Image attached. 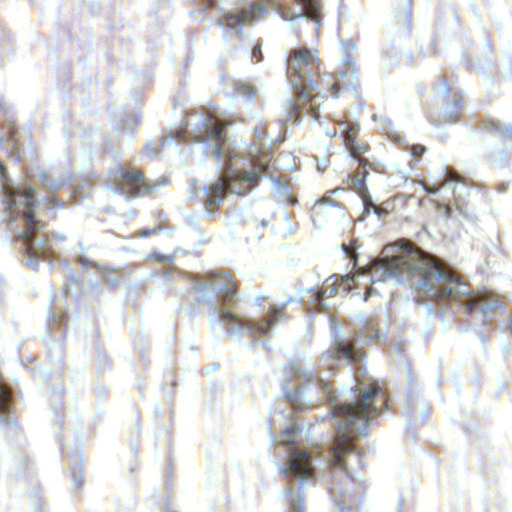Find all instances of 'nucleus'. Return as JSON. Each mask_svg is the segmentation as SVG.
Masks as SVG:
<instances>
[{"mask_svg": "<svg viewBox=\"0 0 512 512\" xmlns=\"http://www.w3.org/2000/svg\"><path fill=\"white\" fill-rule=\"evenodd\" d=\"M327 161L325 158L317 160V169L320 171H324L327 168Z\"/></svg>", "mask_w": 512, "mask_h": 512, "instance_id": "nucleus-37", "label": "nucleus"}, {"mask_svg": "<svg viewBox=\"0 0 512 512\" xmlns=\"http://www.w3.org/2000/svg\"><path fill=\"white\" fill-rule=\"evenodd\" d=\"M57 237L62 240L65 238V233L60 232L59 234H57Z\"/></svg>", "mask_w": 512, "mask_h": 512, "instance_id": "nucleus-47", "label": "nucleus"}, {"mask_svg": "<svg viewBox=\"0 0 512 512\" xmlns=\"http://www.w3.org/2000/svg\"><path fill=\"white\" fill-rule=\"evenodd\" d=\"M78 250H79V254L77 256L79 262L81 264H88V263H91L93 264L95 267H97L98 269H100L101 271H104V270H113L114 268L113 267H109L107 265H103V264H97L95 262H93V260L89 259L87 256H86V253H85V247L83 246V244L79 243L78 244Z\"/></svg>", "mask_w": 512, "mask_h": 512, "instance_id": "nucleus-25", "label": "nucleus"}, {"mask_svg": "<svg viewBox=\"0 0 512 512\" xmlns=\"http://www.w3.org/2000/svg\"><path fill=\"white\" fill-rule=\"evenodd\" d=\"M155 231H156L155 229H143L140 231V234L142 236H147V235L155 233Z\"/></svg>", "mask_w": 512, "mask_h": 512, "instance_id": "nucleus-42", "label": "nucleus"}, {"mask_svg": "<svg viewBox=\"0 0 512 512\" xmlns=\"http://www.w3.org/2000/svg\"><path fill=\"white\" fill-rule=\"evenodd\" d=\"M284 371L290 376L300 377L307 381H311L316 378V372L309 365L307 355L305 353L289 356L287 364L284 367Z\"/></svg>", "mask_w": 512, "mask_h": 512, "instance_id": "nucleus-14", "label": "nucleus"}, {"mask_svg": "<svg viewBox=\"0 0 512 512\" xmlns=\"http://www.w3.org/2000/svg\"><path fill=\"white\" fill-rule=\"evenodd\" d=\"M267 12L266 6L259 2L235 0L219 8L217 23L221 28L227 29L230 33L242 39L244 36L243 27Z\"/></svg>", "mask_w": 512, "mask_h": 512, "instance_id": "nucleus-10", "label": "nucleus"}, {"mask_svg": "<svg viewBox=\"0 0 512 512\" xmlns=\"http://www.w3.org/2000/svg\"><path fill=\"white\" fill-rule=\"evenodd\" d=\"M372 265L374 271L366 296L378 293L380 284L389 281L398 283L406 274L411 278V286L430 300H454L466 312L476 307L483 312L501 307L499 300L489 291L469 292L439 258L421 250L411 241L385 247L383 256L375 259Z\"/></svg>", "mask_w": 512, "mask_h": 512, "instance_id": "nucleus-2", "label": "nucleus"}, {"mask_svg": "<svg viewBox=\"0 0 512 512\" xmlns=\"http://www.w3.org/2000/svg\"><path fill=\"white\" fill-rule=\"evenodd\" d=\"M333 330L335 337L332 347L323 352L319 358V365L328 369H333L338 365L340 355L350 363L360 362L362 352L359 344L376 340L379 336L378 330L371 323L366 324L364 330L358 329L355 339L341 335L337 326H333Z\"/></svg>", "mask_w": 512, "mask_h": 512, "instance_id": "nucleus-9", "label": "nucleus"}, {"mask_svg": "<svg viewBox=\"0 0 512 512\" xmlns=\"http://www.w3.org/2000/svg\"><path fill=\"white\" fill-rule=\"evenodd\" d=\"M336 289L332 287V285H327L325 289L323 288H310L305 289L299 292V296L302 297L304 295H310L312 303L319 308H323V297L331 296L335 293Z\"/></svg>", "mask_w": 512, "mask_h": 512, "instance_id": "nucleus-17", "label": "nucleus"}, {"mask_svg": "<svg viewBox=\"0 0 512 512\" xmlns=\"http://www.w3.org/2000/svg\"><path fill=\"white\" fill-rule=\"evenodd\" d=\"M353 280H354V279H353L352 277L347 276V277H346V285H347V286H350V285H351V284H350V281H353Z\"/></svg>", "mask_w": 512, "mask_h": 512, "instance_id": "nucleus-45", "label": "nucleus"}, {"mask_svg": "<svg viewBox=\"0 0 512 512\" xmlns=\"http://www.w3.org/2000/svg\"><path fill=\"white\" fill-rule=\"evenodd\" d=\"M255 166L259 169H238L231 163V158L227 160L226 167L220 175V181L212 182L209 186H204L202 193L207 210L211 211L221 203L222 196L230 191L235 194H245L251 187L257 184L261 174H266L271 164V158L266 155L263 160H257Z\"/></svg>", "mask_w": 512, "mask_h": 512, "instance_id": "nucleus-6", "label": "nucleus"}, {"mask_svg": "<svg viewBox=\"0 0 512 512\" xmlns=\"http://www.w3.org/2000/svg\"><path fill=\"white\" fill-rule=\"evenodd\" d=\"M231 121V116L214 106L203 107L198 113L188 116V124L194 140L202 143V153H211L216 159L222 158L227 138L223 127Z\"/></svg>", "mask_w": 512, "mask_h": 512, "instance_id": "nucleus-7", "label": "nucleus"}, {"mask_svg": "<svg viewBox=\"0 0 512 512\" xmlns=\"http://www.w3.org/2000/svg\"><path fill=\"white\" fill-rule=\"evenodd\" d=\"M235 288L236 282L232 275L224 271L207 273L205 279L195 287L196 300L207 305L211 326L219 322L234 336L244 332L252 336L268 333L271 325L281 319L280 313L287 304L298 299L297 295H290L280 303L271 304L263 316H248L239 312V297Z\"/></svg>", "mask_w": 512, "mask_h": 512, "instance_id": "nucleus-3", "label": "nucleus"}, {"mask_svg": "<svg viewBox=\"0 0 512 512\" xmlns=\"http://www.w3.org/2000/svg\"><path fill=\"white\" fill-rule=\"evenodd\" d=\"M173 257H174V255H172V254H169V255L162 254V255L157 256V260L162 263H170V262H172Z\"/></svg>", "mask_w": 512, "mask_h": 512, "instance_id": "nucleus-35", "label": "nucleus"}, {"mask_svg": "<svg viewBox=\"0 0 512 512\" xmlns=\"http://www.w3.org/2000/svg\"><path fill=\"white\" fill-rule=\"evenodd\" d=\"M173 137L170 138V136H163L161 137L158 142L159 146L163 147L165 145H171L172 144Z\"/></svg>", "mask_w": 512, "mask_h": 512, "instance_id": "nucleus-36", "label": "nucleus"}, {"mask_svg": "<svg viewBox=\"0 0 512 512\" xmlns=\"http://www.w3.org/2000/svg\"><path fill=\"white\" fill-rule=\"evenodd\" d=\"M0 182L6 199V212L10 218L22 216L25 228L16 233V237L23 240L26 253L29 256L28 264L37 267L32 257H46L53 254L52 240L54 233L44 230V224L35 218L34 209L37 205L33 186L25 183L14 184L6 175L5 167L0 162Z\"/></svg>", "mask_w": 512, "mask_h": 512, "instance_id": "nucleus-4", "label": "nucleus"}, {"mask_svg": "<svg viewBox=\"0 0 512 512\" xmlns=\"http://www.w3.org/2000/svg\"><path fill=\"white\" fill-rule=\"evenodd\" d=\"M278 470L290 485L283 490L284 498L289 502L288 512H306V505L301 490L308 479L313 477L315 467L311 454L306 448L291 447L283 463L276 464Z\"/></svg>", "mask_w": 512, "mask_h": 512, "instance_id": "nucleus-8", "label": "nucleus"}, {"mask_svg": "<svg viewBox=\"0 0 512 512\" xmlns=\"http://www.w3.org/2000/svg\"><path fill=\"white\" fill-rule=\"evenodd\" d=\"M2 108H3V103H2V101L0 100V111L2 110Z\"/></svg>", "mask_w": 512, "mask_h": 512, "instance_id": "nucleus-49", "label": "nucleus"}, {"mask_svg": "<svg viewBox=\"0 0 512 512\" xmlns=\"http://www.w3.org/2000/svg\"><path fill=\"white\" fill-rule=\"evenodd\" d=\"M444 89H445V92H448V90H449L448 86H445Z\"/></svg>", "mask_w": 512, "mask_h": 512, "instance_id": "nucleus-50", "label": "nucleus"}, {"mask_svg": "<svg viewBox=\"0 0 512 512\" xmlns=\"http://www.w3.org/2000/svg\"><path fill=\"white\" fill-rule=\"evenodd\" d=\"M317 383L331 404L333 415L340 418L330 450L329 492L338 512H351L361 501L364 485L357 475L362 466L354 450L359 435L366 434L371 418L387 405V398L376 381L360 382L357 388L342 387L332 391L330 383L319 377Z\"/></svg>", "mask_w": 512, "mask_h": 512, "instance_id": "nucleus-1", "label": "nucleus"}, {"mask_svg": "<svg viewBox=\"0 0 512 512\" xmlns=\"http://www.w3.org/2000/svg\"><path fill=\"white\" fill-rule=\"evenodd\" d=\"M342 249L346 256L349 257L350 259H355L358 256L356 247L351 243H343Z\"/></svg>", "mask_w": 512, "mask_h": 512, "instance_id": "nucleus-31", "label": "nucleus"}, {"mask_svg": "<svg viewBox=\"0 0 512 512\" xmlns=\"http://www.w3.org/2000/svg\"><path fill=\"white\" fill-rule=\"evenodd\" d=\"M402 510H403L402 502H401V501H399V502H398V505H397V511H398V512H402Z\"/></svg>", "mask_w": 512, "mask_h": 512, "instance_id": "nucleus-44", "label": "nucleus"}, {"mask_svg": "<svg viewBox=\"0 0 512 512\" xmlns=\"http://www.w3.org/2000/svg\"><path fill=\"white\" fill-rule=\"evenodd\" d=\"M146 151H147L148 153H152V152H153V150H152V149H151V147H150V144H148V145L146 146Z\"/></svg>", "mask_w": 512, "mask_h": 512, "instance_id": "nucleus-48", "label": "nucleus"}, {"mask_svg": "<svg viewBox=\"0 0 512 512\" xmlns=\"http://www.w3.org/2000/svg\"><path fill=\"white\" fill-rule=\"evenodd\" d=\"M345 145L348 148L350 155L359 161L360 166L365 168L368 164V160L364 157L367 146L360 145L359 143L355 142L351 132H348L345 135Z\"/></svg>", "mask_w": 512, "mask_h": 512, "instance_id": "nucleus-16", "label": "nucleus"}, {"mask_svg": "<svg viewBox=\"0 0 512 512\" xmlns=\"http://www.w3.org/2000/svg\"><path fill=\"white\" fill-rule=\"evenodd\" d=\"M425 151V147L420 144L412 145L411 146V153L415 156H421Z\"/></svg>", "mask_w": 512, "mask_h": 512, "instance_id": "nucleus-33", "label": "nucleus"}, {"mask_svg": "<svg viewBox=\"0 0 512 512\" xmlns=\"http://www.w3.org/2000/svg\"><path fill=\"white\" fill-rule=\"evenodd\" d=\"M461 115V106L458 101L454 102L448 107L444 113L443 118L448 121H456Z\"/></svg>", "mask_w": 512, "mask_h": 512, "instance_id": "nucleus-26", "label": "nucleus"}, {"mask_svg": "<svg viewBox=\"0 0 512 512\" xmlns=\"http://www.w3.org/2000/svg\"><path fill=\"white\" fill-rule=\"evenodd\" d=\"M106 280L111 286H116L119 283V279L117 277H106Z\"/></svg>", "mask_w": 512, "mask_h": 512, "instance_id": "nucleus-41", "label": "nucleus"}, {"mask_svg": "<svg viewBox=\"0 0 512 512\" xmlns=\"http://www.w3.org/2000/svg\"><path fill=\"white\" fill-rule=\"evenodd\" d=\"M285 19L292 20L307 15L317 20L321 11V0H268Z\"/></svg>", "mask_w": 512, "mask_h": 512, "instance_id": "nucleus-13", "label": "nucleus"}, {"mask_svg": "<svg viewBox=\"0 0 512 512\" xmlns=\"http://www.w3.org/2000/svg\"><path fill=\"white\" fill-rule=\"evenodd\" d=\"M39 181L44 186V188L51 193L58 192L67 184L66 180L62 178H53L45 172H41L39 174Z\"/></svg>", "mask_w": 512, "mask_h": 512, "instance_id": "nucleus-18", "label": "nucleus"}, {"mask_svg": "<svg viewBox=\"0 0 512 512\" xmlns=\"http://www.w3.org/2000/svg\"><path fill=\"white\" fill-rule=\"evenodd\" d=\"M283 393H284L287 401L295 409H299V410L303 409L306 406V404H308V401L304 397L301 386H299L295 392L287 390V389H283Z\"/></svg>", "mask_w": 512, "mask_h": 512, "instance_id": "nucleus-19", "label": "nucleus"}, {"mask_svg": "<svg viewBox=\"0 0 512 512\" xmlns=\"http://www.w3.org/2000/svg\"><path fill=\"white\" fill-rule=\"evenodd\" d=\"M288 78L296 91L297 101L288 97L286 100L284 121L292 120L293 117L306 106V111L316 120L319 118V106L312 99L316 90L313 77L319 68V59L314 48L296 47L291 50L288 56Z\"/></svg>", "mask_w": 512, "mask_h": 512, "instance_id": "nucleus-5", "label": "nucleus"}, {"mask_svg": "<svg viewBox=\"0 0 512 512\" xmlns=\"http://www.w3.org/2000/svg\"><path fill=\"white\" fill-rule=\"evenodd\" d=\"M109 180L124 194L144 192L152 194L158 190L159 183L145 180L144 175L137 169L115 166L108 173Z\"/></svg>", "mask_w": 512, "mask_h": 512, "instance_id": "nucleus-11", "label": "nucleus"}, {"mask_svg": "<svg viewBox=\"0 0 512 512\" xmlns=\"http://www.w3.org/2000/svg\"><path fill=\"white\" fill-rule=\"evenodd\" d=\"M357 47L356 44L350 40H342L340 44V64L343 68L346 69L344 73H341L337 82L331 86V89L334 94H337L339 91H350L356 92L355 84V58L354 55L356 53Z\"/></svg>", "mask_w": 512, "mask_h": 512, "instance_id": "nucleus-12", "label": "nucleus"}, {"mask_svg": "<svg viewBox=\"0 0 512 512\" xmlns=\"http://www.w3.org/2000/svg\"><path fill=\"white\" fill-rule=\"evenodd\" d=\"M204 2L208 5V6H213L214 5V0H204Z\"/></svg>", "mask_w": 512, "mask_h": 512, "instance_id": "nucleus-46", "label": "nucleus"}, {"mask_svg": "<svg viewBox=\"0 0 512 512\" xmlns=\"http://www.w3.org/2000/svg\"><path fill=\"white\" fill-rule=\"evenodd\" d=\"M273 184L277 193H286V186L278 178H273Z\"/></svg>", "mask_w": 512, "mask_h": 512, "instance_id": "nucleus-32", "label": "nucleus"}, {"mask_svg": "<svg viewBox=\"0 0 512 512\" xmlns=\"http://www.w3.org/2000/svg\"><path fill=\"white\" fill-rule=\"evenodd\" d=\"M394 21L399 32L406 33L409 31L410 16L408 12V3H405L403 12L400 15L395 16Z\"/></svg>", "mask_w": 512, "mask_h": 512, "instance_id": "nucleus-23", "label": "nucleus"}, {"mask_svg": "<svg viewBox=\"0 0 512 512\" xmlns=\"http://www.w3.org/2000/svg\"><path fill=\"white\" fill-rule=\"evenodd\" d=\"M165 511H166V512H170V510H169V507H168V506L165 508Z\"/></svg>", "mask_w": 512, "mask_h": 512, "instance_id": "nucleus-51", "label": "nucleus"}, {"mask_svg": "<svg viewBox=\"0 0 512 512\" xmlns=\"http://www.w3.org/2000/svg\"><path fill=\"white\" fill-rule=\"evenodd\" d=\"M488 125L500 135L512 140V123L505 124L498 119H489Z\"/></svg>", "mask_w": 512, "mask_h": 512, "instance_id": "nucleus-24", "label": "nucleus"}, {"mask_svg": "<svg viewBox=\"0 0 512 512\" xmlns=\"http://www.w3.org/2000/svg\"><path fill=\"white\" fill-rule=\"evenodd\" d=\"M72 472V478L75 485H81L83 482V477L81 474L82 471V461L75 460V462L70 467Z\"/></svg>", "mask_w": 512, "mask_h": 512, "instance_id": "nucleus-27", "label": "nucleus"}, {"mask_svg": "<svg viewBox=\"0 0 512 512\" xmlns=\"http://www.w3.org/2000/svg\"><path fill=\"white\" fill-rule=\"evenodd\" d=\"M441 177H443V179L440 180L439 182L423 183L424 190L430 194H435L439 191V189L442 186L446 185L447 182L460 181L462 178L461 175L454 168L444 167V166L442 167V170H441Z\"/></svg>", "mask_w": 512, "mask_h": 512, "instance_id": "nucleus-15", "label": "nucleus"}, {"mask_svg": "<svg viewBox=\"0 0 512 512\" xmlns=\"http://www.w3.org/2000/svg\"><path fill=\"white\" fill-rule=\"evenodd\" d=\"M322 206H328V207H341L340 202L334 200L328 195H324L319 202L314 207V212L319 213L322 209Z\"/></svg>", "mask_w": 512, "mask_h": 512, "instance_id": "nucleus-28", "label": "nucleus"}, {"mask_svg": "<svg viewBox=\"0 0 512 512\" xmlns=\"http://www.w3.org/2000/svg\"><path fill=\"white\" fill-rule=\"evenodd\" d=\"M176 137H182L183 135V129L179 128L175 130Z\"/></svg>", "mask_w": 512, "mask_h": 512, "instance_id": "nucleus-43", "label": "nucleus"}, {"mask_svg": "<svg viewBox=\"0 0 512 512\" xmlns=\"http://www.w3.org/2000/svg\"><path fill=\"white\" fill-rule=\"evenodd\" d=\"M238 92L244 94L249 98H253L256 95V88L248 82H239L237 85Z\"/></svg>", "mask_w": 512, "mask_h": 512, "instance_id": "nucleus-29", "label": "nucleus"}, {"mask_svg": "<svg viewBox=\"0 0 512 512\" xmlns=\"http://www.w3.org/2000/svg\"><path fill=\"white\" fill-rule=\"evenodd\" d=\"M253 56L257 59V61H262L263 60L261 45H256L253 48Z\"/></svg>", "mask_w": 512, "mask_h": 512, "instance_id": "nucleus-34", "label": "nucleus"}, {"mask_svg": "<svg viewBox=\"0 0 512 512\" xmlns=\"http://www.w3.org/2000/svg\"><path fill=\"white\" fill-rule=\"evenodd\" d=\"M6 132H1L0 133V144L2 143V141L7 138V139H11L13 140L15 138V125L12 121H8L7 122V126H6Z\"/></svg>", "mask_w": 512, "mask_h": 512, "instance_id": "nucleus-30", "label": "nucleus"}, {"mask_svg": "<svg viewBox=\"0 0 512 512\" xmlns=\"http://www.w3.org/2000/svg\"><path fill=\"white\" fill-rule=\"evenodd\" d=\"M263 131H264L263 127H261V126L255 127V129H254L255 137L257 139L261 140L262 136H263Z\"/></svg>", "mask_w": 512, "mask_h": 512, "instance_id": "nucleus-38", "label": "nucleus"}, {"mask_svg": "<svg viewBox=\"0 0 512 512\" xmlns=\"http://www.w3.org/2000/svg\"><path fill=\"white\" fill-rule=\"evenodd\" d=\"M354 185L358 187L361 192L363 204L365 206V210L369 211L371 208L375 209L377 203H375L370 196L367 187L364 184V176L361 179L356 178L354 181Z\"/></svg>", "mask_w": 512, "mask_h": 512, "instance_id": "nucleus-22", "label": "nucleus"}, {"mask_svg": "<svg viewBox=\"0 0 512 512\" xmlns=\"http://www.w3.org/2000/svg\"><path fill=\"white\" fill-rule=\"evenodd\" d=\"M10 404L11 403L8 388L0 380V412L3 414L0 416V421H4L6 424H8L9 421L8 418L5 416V413L9 410Z\"/></svg>", "mask_w": 512, "mask_h": 512, "instance_id": "nucleus-21", "label": "nucleus"}, {"mask_svg": "<svg viewBox=\"0 0 512 512\" xmlns=\"http://www.w3.org/2000/svg\"><path fill=\"white\" fill-rule=\"evenodd\" d=\"M303 436L302 430L296 425L286 427L280 436V442L284 444H294L301 441Z\"/></svg>", "mask_w": 512, "mask_h": 512, "instance_id": "nucleus-20", "label": "nucleus"}, {"mask_svg": "<svg viewBox=\"0 0 512 512\" xmlns=\"http://www.w3.org/2000/svg\"><path fill=\"white\" fill-rule=\"evenodd\" d=\"M267 298V295L265 294H258L255 299H254V302L257 306H262V300Z\"/></svg>", "mask_w": 512, "mask_h": 512, "instance_id": "nucleus-39", "label": "nucleus"}, {"mask_svg": "<svg viewBox=\"0 0 512 512\" xmlns=\"http://www.w3.org/2000/svg\"><path fill=\"white\" fill-rule=\"evenodd\" d=\"M374 211L377 215H381L382 213H388V210L379 204L375 206Z\"/></svg>", "mask_w": 512, "mask_h": 512, "instance_id": "nucleus-40", "label": "nucleus"}]
</instances>
